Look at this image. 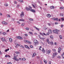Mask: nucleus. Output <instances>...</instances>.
Segmentation results:
<instances>
[{
    "label": "nucleus",
    "instance_id": "nucleus-31",
    "mask_svg": "<svg viewBox=\"0 0 64 64\" xmlns=\"http://www.w3.org/2000/svg\"><path fill=\"white\" fill-rule=\"evenodd\" d=\"M9 50V49L8 48V49H6L5 50L6 52H7L8 50Z\"/></svg>",
    "mask_w": 64,
    "mask_h": 64
},
{
    "label": "nucleus",
    "instance_id": "nucleus-14",
    "mask_svg": "<svg viewBox=\"0 0 64 64\" xmlns=\"http://www.w3.org/2000/svg\"><path fill=\"white\" fill-rule=\"evenodd\" d=\"M34 28H35V29H36V30H37L38 31H39V28H37V27H36L35 26H34Z\"/></svg>",
    "mask_w": 64,
    "mask_h": 64
},
{
    "label": "nucleus",
    "instance_id": "nucleus-12",
    "mask_svg": "<svg viewBox=\"0 0 64 64\" xmlns=\"http://www.w3.org/2000/svg\"><path fill=\"white\" fill-rule=\"evenodd\" d=\"M55 7L53 6H51L50 7V8L51 9H54V8Z\"/></svg>",
    "mask_w": 64,
    "mask_h": 64
},
{
    "label": "nucleus",
    "instance_id": "nucleus-30",
    "mask_svg": "<svg viewBox=\"0 0 64 64\" xmlns=\"http://www.w3.org/2000/svg\"><path fill=\"white\" fill-rule=\"evenodd\" d=\"M4 5H5V6H8V4H4Z\"/></svg>",
    "mask_w": 64,
    "mask_h": 64
},
{
    "label": "nucleus",
    "instance_id": "nucleus-21",
    "mask_svg": "<svg viewBox=\"0 0 64 64\" xmlns=\"http://www.w3.org/2000/svg\"><path fill=\"white\" fill-rule=\"evenodd\" d=\"M26 10H27L28 11H29V10H30V9L28 8H26Z\"/></svg>",
    "mask_w": 64,
    "mask_h": 64
},
{
    "label": "nucleus",
    "instance_id": "nucleus-62",
    "mask_svg": "<svg viewBox=\"0 0 64 64\" xmlns=\"http://www.w3.org/2000/svg\"><path fill=\"white\" fill-rule=\"evenodd\" d=\"M8 57V56H7V55H6L5 56V57Z\"/></svg>",
    "mask_w": 64,
    "mask_h": 64
},
{
    "label": "nucleus",
    "instance_id": "nucleus-8",
    "mask_svg": "<svg viewBox=\"0 0 64 64\" xmlns=\"http://www.w3.org/2000/svg\"><path fill=\"white\" fill-rule=\"evenodd\" d=\"M52 19L53 20H56V21H58V18H52Z\"/></svg>",
    "mask_w": 64,
    "mask_h": 64
},
{
    "label": "nucleus",
    "instance_id": "nucleus-17",
    "mask_svg": "<svg viewBox=\"0 0 64 64\" xmlns=\"http://www.w3.org/2000/svg\"><path fill=\"white\" fill-rule=\"evenodd\" d=\"M36 55V53H34V54H33V55L32 56V57H34L35 55Z\"/></svg>",
    "mask_w": 64,
    "mask_h": 64
},
{
    "label": "nucleus",
    "instance_id": "nucleus-52",
    "mask_svg": "<svg viewBox=\"0 0 64 64\" xmlns=\"http://www.w3.org/2000/svg\"><path fill=\"white\" fill-rule=\"evenodd\" d=\"M26 29L27 30H29V28H26Z\"/></svg>",
    "mask_w": 64,
    "mask_h": 64
},
{
    "label": "nucleus",
    "instance_id": "nucleus-42",
    "mask_svg": "<svg viewBox=\"0 0 64 64\" xmlns=\"http://www.w3.org/2000/svg\"><path fill=\"white\" fill-rule=\"evenodd\" d=\"M49 39H47V40H46V41H47V42H49Z\"/></svg>",
    "mask_w": 64,
    "mask_h": 64
},
{
    "label": "nucleus",
    "instance_id": "nucleus-45",
    "mask_svg": "<svg viewBox=\"0 0 64 64\" xmlns=\"http://www.w3.org/2000/svg\"><path fill=\"white\" fill-rule=\"evenodd\" d=\"M48 26H51V24H49V23L48 24Z\"/></svg>",
    "mask_w": 64,
    "mask_h": 64
},
{
    "label": "nucleus",
    "instance_id": "nucleus-28",
    "mask_svg": "<svg viewBox=\"0 0 64 64\" xmlns=\"http://www.w3.org/2000/svg\"><path fill=\"white\" fill-rule=\"evenodd\" d=\"M50 38L51 39H53V36H50Z\"/></svg>",
    "mask_w": 64,
    "mask_h": 64
},
{
    "label": "nucleus",
    "instance_id": "nucleus-41",
    "mask_svg": "<svg viewBox=\"0 0 64 64\" xmlns=\"http://www.w3.org/2000/svg\"><path fill=\"white\" fill-rule=\"evenodd\" d=\"M60 15L61 16H63V14H61Z\"/></svg>",
    "mask_w": 64,
    "mask_h": 64
},
{
    "label": "nucleus",
    "instance_id": "nucleus-40",
    "mask_svg": "<svg viewBox=\"0 0 64 64\" xmlns=\"http://www.w3.org/2000/svg\"><path fill=\"white\" fill-rule=\"evenodd\" d=\"M29 33H30V34H33V33H32V32H29Z\"/></svg>",
    "mask_w": 64,
    "mask_h": 64
},
{
    "label": "nucleus",
    "instance_id": "nucleus-22",
    "mask_svg": "<svg viewBox=\"0 0 64 64\" xmlns=\"http://www.w3.org/2000/svg\"><path fill=\"white\" fill-rule=\"evenodd\" d=\"M6 16L7 17H9V18H10V17L11 16H10V15L9 14H6Z\"/></svg>",
    "mask_w": 64,
    "mask_h": 64
},
{
    "label": "nucleus",
    "instance_id": "nucleus-38",
    "mask_svg": "<svg viewBox=\"0 0 64 64\" xmlns=\"http://www.w3.org/2000/svg\"><path fill=\"white\" fill-rule=\"evenodd\" d=\"M62 21H63L64 20V18H62L61 19Z\"/></svg>",
    "mask_w": 64,
    "mask_h": 64
},
{
    "label": "nucleus",
    "instance_id": "nucleus-55",
    "mask_svg": "<svg viewBox=\"0 0 64 64\" xmlns=\"http://www.w3.org/2000/svg\"><path fill=\"white\" fill-rule=\"evenodd\" d=\"M32 6L34 7V8H35V6L34 5V4H32Z\"/></svg>",
    "mask_w": 64,
    "mask_h": 64
},
{
    "label": "nucleus",
    "instance_id": "nucleus-36",
    "mask_svg": "<svg viewBox=\"0 0 64 64\" xmlns=\"http://www.w3.org/2000/svg\"><path fill=\"white\" fill-rule=\"evenodd\" d=\"M24 46V47H26V48H27V47H28V46L26 45H25Z\"/></svg>",
    "mask_w": 64,
    "mask_h": 64
},
{
    "label": "nucleus",
    "instance_id": "nucleus-4",
    "mask_svg": "<svg viewBox=\"0 0 64 64\" xmlns=\"http://www.w3.org/2000/svg\"><path fill=\"white\" fill-rule=\"evenodd\" d=\"M16 46H19L20 47H21V48H24V46L20 44H17L16 45Z\"/></svg>",
    "mask_w": 64,
    "mask_h": 64
},
{
    "label": "nucleus",
    "instance_id": "nucleus-25",
    "mask_svg": "<svg viewBox=\"0 0 64 64\" xmlns=\"http://www.w3.org/2000/svg\"><path fill=\"white\" fill-rule=\"evenodd\" d=\"M42 52L43 53H45V50H44V48H42Z\"/></svg>",
    "mask_w": 64,
    "mask_h": 64
},
{
    "label": "nucleus",
    "instance_id": "nucleus-64",
    "mask_svg": "<svg viewBox=\"0 0 64 64\" xmlns=\"http://www.w3.org/2000/svg\"><path fill=\"white\" fill-rule=\"evenodd\" d=\"M55 24H58V22H56Z\"/></svg>",
    "mask_w": 64,
    "mask_h": 64
},
{
    "label": "nucleus",
    "instance_id": "nucleus-3",
    "mask_svg": "<svg viewBox=\"0 0 64 64\" xmlns=\"http://www.w3.org/2000/svg\"><path fill=\"white\" fill-rule=\"evenodd\" d=\"M53 32L55 34H58V30H53Z\"/></svg>",
    "mask_w": 64,
    "mask_h": 64
},
{
    "label": "nucleus",
    "instance_id": "nucleus-59",
    "mask_svg": "<svg viewBox=\"0 0 64 64\" xmlns=\"http://www.w3.org/2000/svg\"><path fill=\"white\" fill-rule=\"evenodd\" d=\"M49 34H50L49 33V32H47V35H49Z\"/></svg>",
    "mask_w": 64,
    "mask_h": 64
},
{
    "label": "nucleus",
    "instance_id": "nucleus-49",
    "mask_svg": "<svg viewBox=\"0 0 64 64\" xmlns=\"http://www.w3.org/2000/svg\"><path fill=\"white\" fill-rule=\"evenodd\" d=\"M52 51H56V50L54 49H53Z\"/></svg>",
    "mask_w": 64,
    "mask_h": 64
},
{
    "label": "nucleus",
    "instance_id": "nucleus-5",
    "mask_svg": "<svg viewBox=\"0 0 64 64\" xmlns=\"http://www.w3.org/2000/svg\"><path fill=\"white\" fill-rule=\"evenodd\" d=\"M34 44H35L36 45L37 44H38V41H37V40H34Z\"/></svg>",
    "mask_w": 64,
    "mask_h": 64
},
{
    "label": "nucleus",
    "instance_id": "nucleus-56",
    "mask_svg": "<svg viewBox=\"0 0 64 64\" xmlns=\"http://www.w3.org/2000/svg\"><path fill=\"white\" fill-rule=\"evenodd\" d=\"M37 59H39L40 58V57L39 56H37Z\"/></svg>",
    "mask_w": 64,
    "mask_h": 64
},
{
    "label": "nucleus",
    "instance_id": "nucleus-54",
    "mask_svg": "<svg viewBox=\"0 0 64 64\" xmlns=\"http://www.w3.org/2000/svg\"><path fill=\"white\" fill-rule=\"evenodd\" d=\"M51 61H50L49 62V64H51Z\"/></svg>",
    "mask_w": 64,
    "mask_h": 64
},
{
    "label": "nucleus",
    "instance_id": "nucleus-32",
    "mask_svg": "<svg viewBox=\"0 0 64 64\" xmlns=\"http://www.w3.org/2000/svg\"><path fill=\"white\" fill-rule=\"evenodd\" d=\"M29 20H30V21H33V19L30 18H29Z\"/></svg>",
    "mask_w": 64,
    "mask_h": 64
},
{
    "label": "nucleus",
    "instance_id": "nucleus-50",
    "mask_svg": "<svg viewBox=\"0 0 64 64\" xmlns=\"http://www.w3.org/2000/svg\"><path fill=\"white\" fill-rule=\"evenodd\" d=\"M3 34H4V35H6V33L5 32H3Z\"/></svg>",
    "mask_w": 64,
    "mask_h": 64
},
{
    "label": "nucleus",
    "instance_id": "nucleus-51",
    "mask_svg": "<svg viewBox=\"0 0 64 64\" xmlns=\"http://www.w3.org/2000/svg\"><path fill=\"white\" fill-rule=\"evenodd\" d=\"M48 44H51V42H48Z\"/></svg>",
    "mask_w": 64,
    "mask_h": 64
},
{
    "label": "nucleus",
    "instance_id": "nucleus-15",
    "mask_svg": "<svg viewBox=\"0 0 64 64\" xmlns=\"http://www.w3.org/2000/svg\"><path fill=\"white\" fill-rule=\"evenodd\" d=\"M13 59L14 60H16V61H18V60L16 58H14Z\"/></svg>",
    "mask_w": 64,
    "mask_h": 64
},
{
    "label": "nucleus",
    "instance_id": "nucleus-19",
    "mask_svg": "<svg viewBox=\"0 0 64 64\" xmlns=\"http://www.w3.org/2000/svg\"><path fill=\"white\" fill-rule=\"evenodd\" d=\"M18 1H20V2H22V3H23V1L22 0H17Z\"/></svg>",
    "mask_w": 64,
    "mask_h": 64
},
{
    "label": "nucleus",
    "instance_id": "nucleus-33",
    "mask_svg": "<svg viewBox=\"0 0 64 64\" xmlns=\"http://www.w3.org/2000/svg\"><path fill=\"white\" fill-rule=\"evenodd\" d=\"M42 48V47L41 46H40V48L39 49V50H41V48Z\"/></svg>",
    "mask_w": 64,
    "mask_h": 64
},
{
    "label": "nucleus",
    "instance_id": "nucleus-7",
    "mask_svg": "<svg viewBox=\"0 0 64 64\" xmlns=\"http://www.w3.org/2000/svg\"><path fill=\"white\" fill-rule=\"evenodd\" d=\"M17 38L18 39H21V40L23 39V38L20 36H17Z\"/></svg>",
    "mask_w": 64,
    "mask_h": 64
},
{
    "label": "nucleus",
    "instance_id": "nucleus-9",
    "mask_svg": "<svg viewBox=\"0 0 64 64\" xmlns=\"http://www.w3.org/2000/svg\"><path fill=\"white\" fill-rule=\"evenodd\" d=\"M2 23L3 24H4L5 25H7V22H4V21H3L2 22Z\"/></svg>",
    "mask_w": 64,
    "mask_h": 64
},
{
    "label": "nucleus",
    "instance_id": "nucleus-29",
    "mask_svg": "<svg viewBox=\"0 0 64 64\" xmlns=\"http://www.w3.org/2000/svg\"><path fill=\"white\" fill-rule=\"evenodd\" d=\"M60 39H62V36H61V35L60 36Z\"/></svg>",
    "mask_w": 64,
    "mask_h": 64
},
{
    "label": "nucleus",
    "instance_id": "nucleus-18",
    "mask_svg": "<svg viewBox=\"0 0 64 64\" xmlns=\"http://www.w3.org/2000/svg\"><path fill=\"white\" fill-rule=\"evenodd\" d=\"M1 39L2 41H5V38H1Z\"/></svg>",
    "mask_w": 64,
    "mask_h": 64
},
{
    "label": "nucleus",
    "instance_id": "nucleus-44",
    "mask_svg": "<svg viewBox=\"0 0 64 64\" xmlns=\"http://www.w3.org/2000/svg\"><path fill=\"white\" fill-rule=\"evenodd\" d=\"M53 42H50V44H51V45H53Z\"/></svg>",
    "mask_w": 64,
    "mask_h": 64
},
{
    "label": "nucleus",
    "instance_id": "nucleus-39",
    "mask_svg": "<svg viewBox=\"0 0 64 64\" xmlns=\"http://www.w3.org/2000/svg\"><path fill=\"white\" fill-rule=\"evenodd\" d=\"M15 53H16V54H18L19 53V52H15Z\"/></svg>",
    "mask_w": 64,
    "mask_h": 64
},
{
    "label": "nucleus",
    "instance_id": "nucleus-63",
    "mask_svg": "<svg viewBox=\"0 0 64 64\" xmlns=\"http://www.w3.org/2000/svg\"><path fill=\"white\" fill-rule=\"evenodd\" d=\"M17 23L18 24H20V22H17Z\"/></svg>",
    "mask_w": 64,
    "mask_h": 64
},
{
    "label": "nucleus",
    "instance_id": "nucleus-24",
    "mask_svg": "<svg viewBox=\"0 0 64 64\" xmlns=\"http://www.w3.org/2000/svg\"><path fill=\"white\" fill-rule=\"evenodd\" d=\"M39 38L40 39H42V40H44V38H42L40 36H39Z\"/></svg>",
    "mask_w": 64,
    "mask_h": 64
},
{
    "label": "nucleus",
    "instance_id": "nucleus-16",
    "mask_svg": "<svg viewBox=\"0 0 64 64\" xmlns=\"http://www.w3.org/2000/svg\"><path fill=\"white\" fill-rule=\"evenodd\" d=\"M9 40L10 42H12V39L11 38H9Z\"/></svg>",
    "mask_w": 64,
    "mask_h": 64
},
{
    "label": "nucleus",
    "instance_id": "nucleus-60",
    "mask_svg": "<svg viewBox=\"0 0 64 64\" xmlns=\"http://www.w3.org/2000/svg\"><path fill=\"white\" fill-rule=\"evenodd\" d=\"M14 3L15 4H17V2L16 1H15L14 2Z\"/></svg>",
    "mask_w": 64,
    "mask_h": 64
},
{
    "label": "nucleus",
    "instance_id": "nucleus-46",
    "mask_svg": "<svg viewBox=\"0 0 64 64\" xmlns=\"http://www.w3.org/2000/svg\"><path fill=\"white\" fill-rule=\"evenodd\" d=\"M20 6V5H18L17 6V8H18L19 7V6Z\"/></svg>",
    "mask_w": 64,
    "mask_h": 64
},
{
    "label": "nucleus",
    "instance_id": "nucleus-10",
    "mask_svg": "<svg viewBox=\"0 0 64 64\" xmlns=\"http://www.w3.org/2000/svg\"><path fill=\"white\" fill-rule=\"evenodd\" d=\"M61 50V48H59L58 49V53H60Z\"/></svg>",
    "mask_w": 64,
    "mask_h": 64
},
{
    "label": "nucleus",
    "instance_id": "nucleus-35",
    "mask_svg": "<svg viewBox=\"0 0 64 64\" xmlns=\"http://www.w3.org/2000/svg\"><path fill=\"white\" fill-rule=\"evenodd\" d=\"M14 58H16V55H15V54H14Z\"/></svg>",
    "mask_w": 64,
    "mask_h": 64
},
{
    "label": "nucleus",
    "instance_id": "nucleus-6",
    "mask_svg": "<svg viewBox=\"0 0 64 64\" xmlns=\"http://www.w3.org/2000/svg\"><path fill=\"white\" fill-rule=\"evenodd\" d=\"M24 16V13L23 12H22V13L20 15V17H23Z\"/></svg>",
    "mask_w": 64,
    "mask_h": 64
},
{
    "label": "nucleus",
    "instance_id": "nucleus-47",
    "mask_svg": "<svg viewBox=\"0 0 64 64\" xmlns=\"http://www.w3.org/2000/svg\"><path fill=\"white\" fill-rule=\"evenodd\" d=\"M24 24H22V25H21V26H24Z\"/></svg>",
    "mask_w": 64,
    "mask_h": 64
},
{
    "label": "nucleus",
    "instance_id": "nucleus-57",
    "mask_svg": "<svg viewBox=\"0 0 64 64\" xmlns=\"http://www.w3.org/2000/svg\"><path fill=\"white\" fill-rule=\"evenodd\" d=\"M8 64H11V62H9L7 63Z\"/></svg>",
    "mask_w": 64,
    "mask_h": 64
},
{
    "label": "nucleus",
    "instance_id": "nucleus-20",
    "mask_svg": "<svg viewBox=\"0 0 64 64\" xmlns=\"http://www.w3.org/2000/svg\"><path fill=\"white\" fill-rule=\"evenodd\" d=\"M44 30H47V29H48V28H46L45 26H44Z\"/></svg>",
    "mask_w": 64,
    "mask_h": 64
},
{
    "label": "nucleus",
    "instance_id": "nucleus-37",
    "mask_svg": "<svg viewBox=\"0 0 64 64\" xmlns=\"http://www.w3.org/2000/svg\"><path fill=\"white\" fill-rule=\"evenodd\" d=\"M58 58H59V59H60L61 58V56H58Z\"/></svg>",
    "mask_w": 64,
    "mask_h": 64
},
{
    "label": "nucleus",
    "instance_id": "nucleus-23",
    "mask_svg": "<svg viewBox=\"0 0 64 64\" xmlns=\"http://www.w3.org/2000/svg\"><path fill=\"white\" fill-rule=\"evenodd\" d=\"M50 16H51L50 15V14H48L47 15V17H48V18H50Z\"/></svg>",
    "mask_w": 64,
    "mask_h": 64
},
{
    "label": "nucleus",
    "instance_id": "nucleus-34",
    "mask_svg": "<svg viewBox=\"0 0 64 64\" xmlns=\"http://www.w3.org/2000/svg\"><path fill=\"white\" fill-rule=\"evenodd\" d=\"M26 43H29V41H28V40H26Z\"/></svg>",
    "mask_w": 64,
    "mask_h": 64
},
{
    "label": "nucleus",
    "instance_id": "nucleus-61",
    "mask_svg": "<svg viewBox=\"0 0 64 64\" xmlns=\"http://www.w3.org/2000/svg\"><path fill=\"white\" fill-rule=\"evenodd\" d=\"M19 21H22V19H20L19 20Z\"/></svg>",
    "mask_w": 64,
    "mask_h": 64
},
{
    "label": "nucleus",
    "instance_id": "nucleus-13",
    "mask_svg": "<svg viewBox=\"0 0 64 64\" xmlns=\"http://www.w3.org/2000/svg\"><path fill=\"white\" fill-rule=\"evenodd\" d=\"M30 11H32V12H34V13H35V10H34L30 9Z\"/></svg>",
    "mask_w": 64,
    "mask_h": 64
},
{
    "label": "nucleus",
    "instance_id": "nucleus-43",
    "mask_svg": "<svg viewBox=\"0 0 64 64\" xmlns=\"http://www.w3.org/2000/svg\"><path fill=\"white\" fill-rule=\"evenodd\" d=\"M30 48H32L33 47V46H30Z\"/></svg>",
    "mask_w": 64,
    "mask_h": 64
},
{
    "label": "nucleus",
    "instance_id": "nucleus-26",
    "mask_svg": "<svg viewBox=\"0 0 64 64\" xmlns=\"http://www.w3.org/2000/svg\"><path fill=\"white\" fill-rule=\"evenodd\" d=\"M22 60L23 61H25V60H26V59L25 58H22Z\"/></svg>",
    "mask_w": 64,
    "mask_h": 64
},
{
    "label": "nucleus",
    "instance_id": "nucleus-2",
    "mask_svg": "<svg viewBox=\"0 0 64 64\" xmlns=\"http://www.w3.org/2000/svg\"><path fill=\"white\" fill-rule=\"evenodd\" d=\"M57 55V53L56 52L54 53L52 55V57L54 58Z\"/></svg>",
    "mask_w": 64,
    "mask_h": 64
},
{
    "label": "nucleus",
    "instance_id": "nucleus-58",
    "mask_svg": "<svg viewBox=\"0 0 64 64\" xmlns=\"http://www.w3.org/2000/svg\"><path fill=\"white\" fill-rule=\"evenodd\" d=\"M64 26H63V24H62L61 26V27H63Z\"/></svg>",
    "mask_w": 64,
    "mask_h": 64
},
{
    "label": "nucleus",
    "instance_id": "nucleus-11",
    "mask_svg": "<svg viewBox=\"0 0 64 64\" xmlns=\"http://www.w3.org/2000/svg\"><path fill=\"white\" fill-rule=\"evenodd\" d=\"M48 32L50 34H51V33H52V30H48Z\"/></svg>",
    "mask_w": 64,
    "mask_h": 64
},
{
    "label": "nucleus",
    "instance_id": "nucleus-53",
    "mask_svg": "<svg viewBox=\"0 0 64 64\" xmlns=\"http://www.w3.org/2000/svg\"><path fill=\"white\" fill-rule=\"evenodd\" d=\"M34 35H38V34L36 33V32L34 33Z\"/></svg>",
    "mask_w": 64,
    "mask_h": 64
},
{
    "label": "nucleus",
    "instance_id": "nucleus-48",
    "mask_svg": "<svg viewBox=\"0 0 64 64\" xmlns=\"http://www.w3.org/2000/svg\"><path fill=\"white\" fill-rule=\"evenodd\" d=\"M60 9H63V8L62 7H60Z\"/></svg>",
    "mask_w": 64,
    "mask_h": 64
},
{
    "label": "nucleus",
    "instance_id": "nucleus-1",
    "mask_svg": "<svg viewBox=\"0 0 64 64\" xmlns=\"http://www.w3.org/2000/svg\"><path fill=\"white\" fill-rule=\"evenodd\" d=\"M51 50L50 49H49L48 50L47 49L46 50V52L47 54H50L51 53Z\"/></svg>",
    "mask_w": 64,
    "mask_h": 64
},
{
    "label": "nucleus",
    "instance_id": "nucleus-27",
    "mask_svg": "<svg viewBox=\"0 0 64 64\" xmlns=\"http://www.w3.org/2000/svg\"><path fill=\"white\" fill-rule=\"evenodd\" d=\"M44 62L46 64L47 63V60H44Z\"/></svg>",
    "mask_w": 64,
    "mask_h": 64
}]
</instances>
